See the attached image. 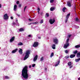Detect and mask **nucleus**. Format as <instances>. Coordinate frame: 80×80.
Wrapping results in <instances>:
<instances>
[{
	"label": "nucleus",
	"mask_w": 80,
	"mask_h": 80,
	"mask_svg": "<svg viewBox=\"0 0 80 80\" xmlns=\"http://www.w3.org/2000/svg\"><path fill=\"white\" fill-rule=\"evenodd\" d=\"M35 66V64H33L32 65V67H34Z\"/></svg>",
	"instance_id": "nucleus-40"
},
{
	"label": "nucleus",
	"mask_w": 80,
	"mask_h": 80,
	"mask_svg": "<svg viewBox=\"0 0 80 80\" xmlns=\"http://www.w3.org/2000/svg\"><path fill=\"white\" fill-rule=\"evenodd\" d=\"M68 18H66V20H65L66 23H67V21H68Z\"/></svg>",
	"instance_id": "nucleus-43"
},
{
	"label": "nucleus",
	"mask_w": 80,
	"mask_h": 80,
	"mask_svg": "<svg viewBox=\"0 0 80 80\" xmlns=\"http://www.w3.org/2000/svg\"><path fill=\"white\" fill-rule=\"evenodd\" d=\"M18 50V49L17 48H16L14 50H13L12 51V53H15L16 52H17V51Z\"/></svg>",
	"instance_id": "nucleus-14"
},
{
	"label": "nucleus",
	"mask_w": 80,
	"mask_h": 80,
	"mask_svg": "<svg viewBox=\"0 0 80 80\" xmlns=\"http://www.w3.org/2000/svg\"><path fill=\"white\" fill-rule=\"evenodd\" d=\"M23 49H21L20 48H19V53L20 54L22 55V54H23Z\"/></svg>",
	"instance_id": "nucleus-9"
},
{
	"label": "nucleus",
	"mask_w": 80,
	"mask_h": 80,
	"mask_svg": "<svg viewBox=\"0 0 80 80\" xmlns=\"http://www.w3.org/2000/svg\"><path fill=\"white\" fill-rule=\"evenodd\" d=\"M11 19H13V17H11Z\"/></svg>",
	"instance_id": "nucleus-51"
},
{
	"label": "nucleus",
	"mask_w": 80,
	"mask_h": 80,
	"mask_svg": "<svg viewBox=\"0 0 80 80\" xmlns=\"http://www.w3.org/2000/svg\"><path fill=\"white\" fill-rule=\"evenodd\" d=\"M38 38L39 39H41V37H38Z\"/></svg>",
	"instance_id": "nucleus-52"
},
{
	"label": "nucleus",
	"mask_w": 80,
	"mask_h": 80,
	"mask_svg": "<svg viewBox=\"0 0 80 80\" xmlns=\"http://www.w3.org/2000/svg\"><path fill=\"white\" fill-rule=\"evenodd\" d=\"M19 3H20V2H19V1H18L16 2V3H17V4H18H18H19Z\"/></svg>",
	"instance_id": "nucleus-38"
},
{
	"label": "nucleus",
	"mask_w": 80,
	"mask_h": 80,
	"mask_svg": "<svg viewBox=\"0 0 80 80\" xmlns=\"http://www.w3.org/2000/svg\"><path fill=\"white\" fill-rule=\"evenodd\" d=\"M75 48H80V45H76L75 46Z\"/></svg>",
	"instance_id": "nucleus-25"
},
{
	"label": "nucleus",
	"mask_w": 80,
	"mask_h": 80,
	"mask_svg": "<svg viewBox=\"0 0 80 80\" xmlns=\"http://www.w3.org/2000/svg\"><path fill=\"white\" fill-rule=\"evenodd\" d=\"M46 16H47L48 17H49V14L48 13H47L46 14Z\"/></svg>",
	"instance_id": "nucleus-32"
},
{
	"label": "nucleus",
	"mask_w": 80,
	"mask_h": 80,
	"mask_svg": "<svg viewBox=\"0 0 80 80\" xmlns=\"http://www.w3.org/2000/svg\"><path fill=\"white\" fill-rule=\"evenodd\" d=\"M20 32H23L24 29L23 28H21L19 29Z\"/></svg>",
	"instance_id": "nucleus-24"
},
{
	"label": "nucleus",
	"mask_w": 80,
	"mask_h": 80,
	"mask_svg": "<svg viewBox=\"0 0 80 80\" xmlns=\"http://www.w3.org/2000/svg\"><path fill=\"white\" fill-rule=\"evenodd\" d=\"M41 61H43V57H42L40 59Z\"/></svg>",
	"instance_id": "nucleus-33"
},
{
	"label": "nucleus",
	"mask_w": 80,
	"mask_h": 80,
	"mask_svg": "<svg viewBox=\"0 0 80 80\" xmlns=\"http://www.w3.org/2000/svg\"><path fill=\"white\" fill-rule=\"evenodd\" d=\"M27 6H26L24 8V12H25V9L27 8Z\"/></svg>",
	"instance_id": "nucleus-34"
},
{
	"label": "nucleus",
	"mask_w": 80,
	"mask_h": 80,
	"mask_svg": "<svg viewBox=\"0 0 80 80\" xmlns=\"http://www.w3.org/2000/svg\"><path fill=\"white\" fill-rule=\"evenodd\" d=\"M14 39H15V37H12L10 39V42H13V41Z\"/></svg>",
	"instance_id": "nucleus-11"
},
{
	"label": "nucleus",
	"mask_w": 80,
	"mask_h": 80,
	"mask_svg": "<svg viewBox=\"0 0 80 80\" xmlns=\"http://www.w3.org/2000/svg\"><path fill=\"white\" fill-rule=\"evenodd\" d=\"M55 10V8L52 7L50 8V11H53Z\"/></svg>",
	"instance_id": "nucleus-21"
},
{
	"label": "nucleus",
	"mask_w": 80,
	"mask_h": 80,
	"mask_svg": "<svg viewBox=\"0 0 80 80\" xmlns=\"http://www.w3.org/2000/svg\"><path fill=\"white\" fill-rule=\"evenodd\" d=\"M60 61L59 60L58 62V63L56 64L55 65V67H57V66H58V65L59 64H60Z\"/></svg>",
	"instance_id": "nucleus-20"
},
{
	"label": "nucleus",
	"mask_w": 80,
	"mask_h": 80,
	"mask_svg": "<svg viewBox=\"0 0 80 80\" xmlns=\"http://www.w3.org/2000/svg\"><path fill=\"white\" fill-rule=\"evenodd\" d=\"M78 80H80V77L78 78Z\"/></svg>",
	"instance_id": "nucleus-57"
},
{
	"label": "nucleus",
	"mask_w": 80,
	"mask_h": 80,
	"mask_svg": "<svg viewBox=\"0 0 80 80\" xmlns=\"http://www.w3.org/2000/svg\"><path fill=\"white\" fill-rule=\"evenodd\" d=\"M38 46V42H35L33 44L34 47H37Z\"/></svg>",
	"instance_id": "nucleus-7"
},
{
	"label": "nucleus",
	"mask_w": 80,
	"mask_h": 80,
	"mask_svg": "<svg viewBox=\"0 0 80 80\" xmlns=\"http://www.w3.org/2000/svg\"><path fill=\"white\" fill-rule=\"evenodd\" d=\"M68 66H70L69 67V68H72V67H73V65H72V62H68Z\"/></svg>",
	"instance_id": "nucleus-8"
},
{
	"label": "nucleus",
	"mask_w": 80,
	"mask_h": 80,
	"mask_svg": "<svg viewBox=\"0 0 80 80\" xmlns=\"http://www.w3.org/2000/svg\"><path fill=\"white\" fill-rule=\"evenodd\" d=\"M29 68H31V65L29 66Z\"/></svg>",
	"instance_id": "nucleus-58"
},
{
	"label": "nucleus",
	"mask_w": 80,
	"mask_h": 80,
	"mask_svg": "<svg viewBox=\"0 0 80 80\" xmlns=\"http://www.w3.org/2000/svg\"><path fill=\"white\" fill-rule=\"evenodd\" d=\"M16 23H18V20L17 19H16Z\"/></svg>",
	"instance_id": "nucleus-41"
},
{
	"label": "nucleus",
	"mask_w": 80,
	"mask_h": 80,
	"mask_svg": "<svg viewBox=\"0 0 80 80\" xmlns=\"http://www.w3.org/2000/svg\"><path fill=\"white\" fill-rule=\"evenodd\" d=\"M71 36H72V35L70 34V35H68V37H69V38H70V37H71Z\"/></svg>",
	"instance_id": "nucleus-39"
},
{
	"label": "nucleus",
	"mask_w": 80,
	"mask_h": 80,
	"mask_svg": "<svg viewBox=\"0 0 80 80\" xmlns=\"http://www.w3.org/2000/svg\"><path fill=\"white\" fill-rule=\"evenodd\" d=\"M17 6L16 5H14V10L16 12V10H17Z\"/></svg>",
	"instance_id": "nucleus-12"
},
{
	"label": "nucleus",
	"mask_w": 80,
	"mask_h": 80,
	"mask_svg": "<svg viewBox=\"0 0 80 80\" xmlns=\"http://www.w3.org/2000/svg\"><path fill=\"white\" fill-rule=\"evenodd\" d=\"M18 45H23V43L22 42H20L18 44Z\"/></svg>",
	"instance_id": "nucleus-26"
},
{
	"label": "nucleus",
	"mask_w": 80,
	"mask_h": 80,
	"mask_svg": "<svg viewBox=\"0 0 80 80\" xmlns=\"http://www.w3.org/2000/svg\"><path fill=\"white\" fill-rule=\"evenodd\" d=\"M38 14H40V12H39V11H38Z\"/></svg>",
	"instance_id": "nucleus-55"
},
{
	"label": "nucleus",
	"mask_w": 80,
	"mask_h": 80,
	"mask_svg": "<svg viewBox=\"0 0 80 80\" xmlns=\"http://www.w3.org/2000/svg\"><path fill=\"white\" fill-rule=\"evenodd\" d=\"M32 24H37L38 23V22H32Z\"/></svg>",
	"instance_id": "nucleus-36"
},
{
	"label": "nucleus",
	"mask_w": 80,
	"mask_h": 80,
	"mask_svg": "<svg viewBox=\"0 0 80 80\" xmlns=\"http://www.w3.org/2000/svg\"><path fill=\"white\" fill-rule=\"evenodd\" d=\"M77 58H80V52L78 53L76 55Z\"/></svg>",
	"instance_id": "nucleus-15"
},
{
	"label": "nucleus",
	"mask_w": 80,
	"mask_h": 80,
	"mask_svg": "<svg viewBox=\"0 0 80 80\" xmlns=\"http://www.w3.org/2000/svg\"><path fill=\"white\" fill-rule=\"evenodd\" d=\"M65 10H66V11H67L68 9L66 7H64L62 8V11L63 12H65Z\"/></svg>",
	"instance_id": "nucleus-13"
},
{
	"label": "nucleus",
	"mask_w": 80,
	"mask_h": 80,
	"mask_svg": "<svg viewBox=\"0 0 80 80\" xmlns=\"http://www.w3.org/2000/svg\"><path fill=\"white\" fill-rule=\"evenodd\" d=\"M78 53V51L76 50L73 52V53L74 54H77V53Z\"/></svg>",
	"instance_id": "nucleus-22"
},
{
	"label": "nucleus",
	"mask_w": 80,
	"mask_h": 80,
	"mask_svg": "<svg viewBox=\"0 0 80 80\" xmlns=\"http://www.w3.org/2000/svg\"><path fill=\"white\" fill-rule=\"evenodd\" d=\"M47 68H45V70L46 71H47Z\"/></svg>",
	"instance_id": "nucleus-54"
},
{
	"label": "nucleus",
	"mask_w": 80,
	"mask_h": 80,
	"mask_svg": "<svg viewBox=\"0 0 80 80\" xmlns=\"http://www.w3.org/2000/svg\"><path fill=\"white\" fill-rule=\"evenodd\" d=\"M38 11H40V8H38Z\"/></svg>",
	"instance_id": "nucleus-56"
},
{
	"label": "nucleus",
	"mask_w": 80,
	"mask_h": 80,
	"mask_svg": "<svg viewBox=\"0 0 80 80\" xmlns=\"http://www.w3.org/2000/svg\"><path fill=\"white\" fill-rule=\"evenodd\" d=\"M52 47L53 49H55V44H53L52 45Z\"/></svg>",
	"instance_id": "nucleus-19"
},
{
	"label": "nucleus",
	"mask_w": 80,
	"mask_h": 80,
	"mask_svg": "<svg viewBox=\"0 0 80 80\" xmlns=\"http://www.w3.org/2000/svg\"><path fill=\"white\" fill-rule=\"evenodd\" d=\"M65 52L66 53H68V50H66L65 51Z\"/></svg>",
	"instance_id": "nucleus-37"
},
{
	"label": "nucleus",
	"mask_w": 80,
	"mask_h": 80,
	"mask_svg": "<svg viewBox=\"0 0 80 80\" xmlns=\"http://www.w3.org/2000/svg\"><path fill=\"white\" fill-rule=\"evenodd\" d=\"M22 76L24 79L28 78V67L25 66L22 70Z\"/></svg>",
	"instance_id": "nucleus-1"
},
{
	"label": "nucleus",
	"mask_w": 80,
	"mask_h": 80,
	"mask_svg": "<svg viewBox=\"0 0 80 80\" xmlns=\"http://www.w3.org/2000/svg\"><path fill=\"white\" fill-rule=\"evenodd\" d=\"M69 43H66V44H65L64 45V48H67V47H68L69 46Z\"/></svg>",
	"instance_id": "nucleus-10"
},
{
	"label": "nucleus",
	"mask_w": 80,
	"mask_h": 80,
	"mask_svg": "<svg viewBox=\"0 0 80 80\" xmlns=\"http://www.w3.org/2000/svg\"><path fill=\"white\" fill-rule=\"evenodd\" d=\"M12 24V25H15V22H13Z\"/></svg>",
	"instance_id": "nucleus-49"
},
{
	"label": "nucleus",
	"mask_w": 80,
	"mask_h": 80,
	"mask_svg": "<svg viewBox=\"0 0 80 80\" xmlns=\"http://www.w3.org/2000/svg\"><path fill=\"white\" fill-rule=\"evenodd\" d=\"M40 14L41 16H42L43 15V12H42L41 13H40Z\"/></svg>",
	"instance_id": "nucleus-45"
},
{
	"label": "nucleus",
	"mask_w": 80,
	"mask_h": 80,
	"mask_svg": "<svg viewBox=\"0 0 80 80\" xmlns=\"http://www.w3.org/2000/svg\"><path fill=\"white\" fill-rule=\"evenodd\" d=\"M2 8V5L0 4V8Z\"/></svg>",
	"instance_id": "nucleus-53"
},
{
	"label": "nucleus",
	"mask_w": 80,
	"mask_h": 80,
	"mask_svg": "<svg viewBox=\"0 0 80 80\" xmlns=\"http://www.w3.org/2000/svg\"><path fill=\"white\" fill-rule=\"evenodd\" d=\"M40 23H43V19H42Z\"/></svg>",
	"instance_id": "nucleus-30"
},
{
	"label": "nucleus",
	"mask_w": 80,
	"mask_h": 80,
	"mask_svg": "<svg viewBox=\"0 0 80 80\" xmlns=\"http://www.w3.org/2000/svg\"><path fill=\"white\" fill-rule=\"evenodd\" d=\"M30 51L29 50L26 52V55H25V56L24 58V60H27V59L28 58V57H29V54H30Z\"/></svg>",
	"instance_id": "nucleus-2"
},
{
	"label": "nucleus",
	"mask_w": 80,
	"mask_h": 80,
	"mask_svg": "<svg viewBox=\"0 0 80 80\" xmlns=\"http://www.w3.org/2000/svg\"><path fill=\"white\" fill-rule=\"evenodd\" d=\"M17 16H18V17H20V14H17Z\"/></svg>",
	"instance_id": "nucleus-48"
},
{
	"label": "nucleus",
	"mask_w": 80,
	"mask_h": 80,
	"mask_svg": "<svg viewBox=\"0 0 80 80\" xmlns=\"http://www.w3.org/2000/svg\"><path fill=\"white\" fill-rule=\"evenodd\" d=\"M53 42L55 44H58V39L57 38H53Z\"/></svg>",
	"instance_id": "nucleus-6"
},
{
	"label": "nucleus",
	"mask_w": 80,
	"mask_h": 80,
	"mask_svg": "<svg viewBox=\"0 0 80 80\" xmlns=\"http://www.w3.org/2000/svg\"><path fill=\"white\" fill-rule=\"evenodd\" d=\"M70 39H69V38H68L67 40H66V43H67V44H68V43H68V42H69V40Z\"/></svg>",
	"instance_id": "nucleus-28"
},
{
	"label": "nucleus",
	"mask_w": 80,
	"mask_h": 80,
	"mask_svg": "<svg viewBox=\"0 0 80 80\" xmlns=\"http://www.w3.org/2000/svg\"><path fill=\"white\" fill-rule=\"evenodd\" d=\"M70 1H68L67 2V5L69 7H72V0H70Z\"/></svg>",
	"instance_id": "nucleus-3"
},
{
	"label": "nucleus",
	"mask_w": 80,
	"mask_h": 80,
	"mask_svg": "<svg viewBox=\"0 0 80 80\" xmlns=\"http://www.w3.org/2000/svg\"><path fill=\"white\" fill-rule=\"evenodd\" d=\"M32 37V36H31V35H30V34L28 35V37Z\"/></svg>",
	"instance_id": "nucleus-47"
},
{
	"label": "nucleus",
	"mask_w": 80,
	"mask_h": 80,
	"mask_svg": "<svg viewBox=\"0 0 80 80\" xmlns=\"http://www.w3.org/2000/svg\"><path fill=\"white\" fill-rule=\"evenodd\" d=\"M5 79H9V77L8 76H5Z\"/></svg>",
	"instance_id": "nucleus-29"
},
{
	"label": "nucleus",
	"mask_w": 80,
	"mask_h": 80,
	"mask_svg": "<svg viewBox=\"0 0 80 80\" xmlns=\"http://www.w3.org/2000/svg\"><path fill=\"white\" fill-rule=\"evenodd\" d=\"M55 22V20L54 18H53L52 19H50L49 20V23L50 24H53V23H54Z\"/></svg>",
	"instance_id": "nucleus-4"
},
{
	"label": "nucleus",
	"mask_w": 80,
	"mask_h": 80,
	"mask_svg": "<svg viewBox=\"0 0 80 80\" xmlns=\"http://www.w3.org/2000/svg\"><path fill=\"white\" fill-rule=\"evenodd\" d=\"M22 6V5H21V4H19V7H21V6Z\"/></svg>",
	"instance_id": "nucleus-50"
},
{
	"label": "nucleus",
	"mask_w": 80,
	"mask_h": 80,
	"mask_svg": "<svg viewBox=\"0 0 80 80\" xmlns=\"http://www.w3.org/2000/svg\"><path fill=\"white\" fill-rule=\"evenodd\" d=\"M79 20V19H78V18H76V22H78V21Z\"/></svg>",
	"instance_id": "nucleus-31"
},
{
	"label": "nucleus",
	"mask_w": 80,
	"mask_h": 80,
	"mask_svg": "<svg viewBox=\"0 0 80 80\" xmlns=\"http://www.w3.org/2000/svg\"><path fill=\"white\" fill-rule=\"evenodd\" d=\"M28 20H29V21H30V22H31V21H33V20L32 19H28Z\"/></svg>",
	"instance_id": "nucleus-42"
},
{
	"label": "nucleus",
	"mask_w": 80,
	"mask_h": 80,
	"mask_svg": "<svg viewBox=\"0 0 80 80\" xmlns=\"http://www.w3.org/2000/svg\"><path fill=\"white\" fill-rule=\"evenodd\" d=\"M53 55H54V53L53 52L52 53L50 57L51 58H52V57Z\"/></svg>",
	"instance_id": "nucleus-27"
},
{
	"label": "nucleus",
	"mask_w": 80,
	"mask_h": 80,
	"mask_svg": "<svg viewBox=\"0 0 80 80\" xmlns=\"http://www.w3.org/2000/svg\"><path fill=\"white\" fill-rule=\"evenodd\" d=\"M54 2V0H50V3H53Z\"/></svg>",
	"instance_id": "nucleus-35"
},
{
	"label": "nucleus",
	"mask_w": 80,
	"mask_h": 80,
	"mask_svg": "<svg viewBox=\"0 0 80 80\" xmlns=\"http://www.w3.org/2000/svg\"><path fill=\"white\" fill-rule=\"evenodd\" d=\"M65 58L67 59V58H69V56H66Z\"/></svg>",
	"instance_id": "nucleus-46"
},
{
	"label": "nucleus",
	"mask_w": 80,
	"mask_h": 80,
	"mask_svg": "<svg viewBox=\"0 0 80 80\" xmlns=\"http://www.w3.org/2000/svg\"><path fill=\"white\" fill-rule=\"evenodd\" d=\"M37 58H38V56L37 55H36L35 57H34V62H35V61H36V60H37Z\"/></svg>",
	"instance_id": "nucleus-16"
},
{
	"label": "nucleus",
	"mask_w": 80,
	"mask_h": 80,
	"mask_svg": "<svg viewBox=\"0 0 80 80\" xmlns=\"http://www.w3.org/2000/svg\"><path fill=\"white\" fill-rule=\"evenodd\" d=\"M80 60V58H78V59H75V61L76 62H78Z\"/></svg>",
	"instance_id": "nucleus-18"
},
{
	"label": "nucleus",
	"mask_w": 80,
	"mask_h": 80,
	"mask_svg": "<svg viewBox=\"0 0 80 80\" xmlns=\"http://www.w3.org/2000/svg\"><path fill=\"white\" fill-rule=\"evenodd\" d=\"M4 20H8V16L7 13L5 14L4 15Z\"/></svg>",
	"instance_id": "nucleus-5"
},
{
	"label": "nucleus",
	"mask_w": 80,
	"mask_h": 80,
	"mask_svg": "<svg viewBox=\"0 0 80 80\" xmlns=\"http://www.w3.org/2000/svg\"><path fill=\"white\" fill-rule=\"evenodd\" d=\"M31 24H32V22H31V23H28V25H31Z\"/></svg>",
	"instance_id": "nucleus-44"
},
{
	"label": "nucleus",
	"mask_w": 80,
	"mask_h": 80,
	"mask_svg": "<svg viewBox=\"0 0 80 80\" xmlns=\"http://www.w3.org/2000/svg\"><path fill=\"white\" fill-rule=\"evenodd\" d=\"M70 13L68 14L66 16V18H69V17H70Z\"/></svg>",
	"instance_id": "nucleus-23"
},
{
	"label": "nucleus",
	"mask_w": 80,
	"mask_h": 80,
	"mask_svg": "<svg viewBox=\"0 0 80 80\" xmlns=\"http://www.w3.org/2000/svg\"><path fill=\"white\" fill-rule=\"evenodd\" d=\"M75 57V54H72L70 55V57L72 58H74Z\"/></svg>",
	"instance_id": "nucleus-17"
}]
</instances>
